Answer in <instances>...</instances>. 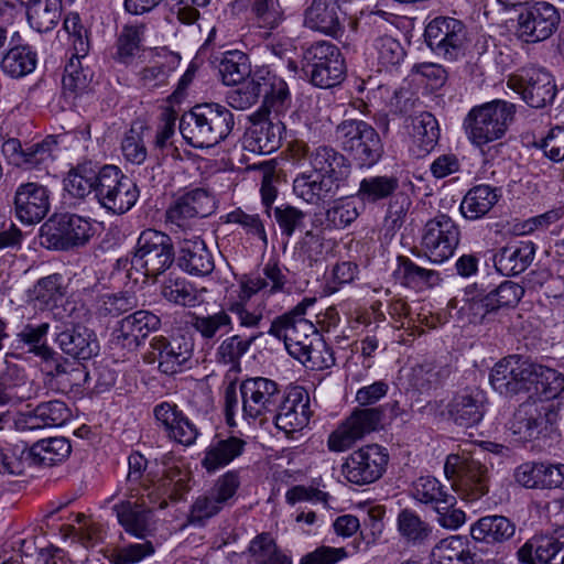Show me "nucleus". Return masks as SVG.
I'll return each mask as SVG.
<instances>
[{
    "mask_svg": "<svg viewBox=\"0 0 564 564\" xmlns=\"http://www.w3.org/2000/svg\"><path fill=\"white\" fill-rule=\"evenodd\" d=\"M290 152L293 162L303 170L293 181V192L308 204L318 205L329 194L334 183L348 173V159L332 147L311 148L296 142Z\"/></svg>",
    "mask_w": 564,
    "mask_h": 564,
    "instance_id": "nucleus-1",
    "label": "nucleus"
},
{
    "mask_svg": "<svg viewBox=\"0 0 564 564\" xmlns=\"http://www.w3.org/2000/svg\"><path fill=\"white\" fill-rule=\"evenodd\" d=\"M534 391L535 400L553 403L564 391V376L555 369L509 356L496 364V391L516 394Z\"/></svg>",
    "mask_w": 564,
    "mask_h": 564,
    "instance_id": "nucleus-2",
    "label": "nucleus"
},
{
    "mask_svg": "<svg viewBox=\"0 0 564 564\" xmlns=\"http://www.w3.org/2000/svg\"><path fill=\"white\" fill-rule=\"evenodd\" d=\"M124 499L112 507L119 524L124 531L138 539H145L152 532V512L164 509L167 500H177L175 484L163 480L151 489V486L127 487Z\"/></svg>",
    "mask_w": 564,
    "mask_h": 564,
    "instance_id": "nucleus-3",
    "label": "nucleus"
},
{
    "mask_svg": "<svg viewBox=\"0 0 564 564\" xmlns=\"http://www.w3.org/2000/svg\"><path fill=\"white\" fill-rule=\"evenodd\" d=\"M235 128V116L217 102L195 105L180 121V131L187 144L209 149L225 141Z\"/></svg>",
    "mask_w": 564,
    "mask_h": 564,
    "instance_id": "nucleus-4",
    "label": "nucleus"
},
{
    "mask_svg": "<svg viewBox=\"0 0 564 564\" xmlns=\"http://www.w3.org/2000/svg\"><path fill=\"white\" fill-rule=\"evenodd\" d=\"M335 135L341 150L358 169L375 166L384 153L379 132L364 120H343L336 127Z\"/></svg>",
    "mask_w": 564,
    "mask_h": 564,
    "instance_id": "nucleus-5",
    "label": "nucleus"
},
{
    "mask_svg": "<svg viewBox=\"0 0 564 564\" xmlns=\"http://www.w3.org/2000/svg\"><path fill=\"white\" fill-rule=\"evenodd\" d=\"M315 303V299L305 297L293 310L276 317L270 326L269 334L283 339L288 352L296 359L305 354L315 338L319 337L315 325L308 321L306 310Z\"/></svg>",
    "mask_w": 564,
    "mask_h": 564,
    "instance_id": "nucleus-6",
    "label": "nucleus"
},
{
    "mask_svg": "<svg viewBox=\"0 0 564 564\" xmlns=\"http://www.w3.org/2000/svg\"><path fill=\"white\" fill-rule=\"evenodd\" d=\"M444 475L462 499L475 501L489 491L488 469L467 453H452L444 464Z\"/></svg>",
    "mask_w": 564,
    "mask_h": 564,
    "instance_id": "nucleus-7",
    "label": "nucleus"
},
{
    "mask_svg": "<svg viewBox=\"0 0 564 564\" xmlns=\"http://www.w3.org/2000/svg\"><path fill=\"white\" fill-rule=\"evenodd\" d=\"M302 70L314 86L330 88L345 78V59L335 44L318 41L304 51Z\"/></svg>",
    "mask_w": 564,
    "mask_h": 564,
    "instance_id": "nucleus-8",
    "label": "nucleus"
},
{
    "mask_svg": "<svg viewBox=\"0 0 564 564\" xmlns=\"http://www.w3.org/2000/svg\"><path fill=\"white\" fill-rule=\"evenodd\" d=\"M560 14L549 2H536L525 12L517 11V15L501 17L499 28L514 34L527 43H536L549 39L557 29Z\"/></svg>",
    "mask_w": 564,
    "mask_h": 564,
    "instance_id": "nucleus-9",
    "label": "nucleus"
},
{
    "mask_svg": "<svg viewBox=\"0 0 564 564\" xmlns=\"http://www.w3.org/2000/svg\"><path fill=\"white\" fill-rule=\"evenodd\" d=\"M557 419L558 410L554 403L530 395L514 412L509 429L520 441L546 438L556 433Z\"/></svg>",
    "mask_w": 564,
    "mask_h": 564,
    "instance_id": "nucleus-10",
    "label": "nucleus"
},
{
    "mask_svg": "<svg viewBox=\"0 0 564 564\" xmlns=\"http://www.w3.org/2000/svg\"><path fill=\"white\" fill-rule=\"evenodd\" d=\"M174 258L171 238L161 231L148 229L138 238L132 268L144 278L156 279L172 265Z\"/></svg>",
    "mask_w": 564,
    "mask_h": 564,
    "instance_id": "nucleus-11",
    "label": "nucleus"
},
{
    "mask_svg": "<svg viewBox=\"0 0 564 564\" xmlns=\"http://www.w3.org/2000/svg\"><path fill=\"white\" fill-rule=\"evenodd\" d=\"M466 28L457 19L437 17L425 28L424 39L431 51L445 61H457L464 55Z\"/></svg>",
    "mask_w": 564,
    "mask_h": 564,
    "instance_id": "nucleus-12",
    "label": "nucleus"
},
{
    "mask_svg": "<svg viewBox=\"0 0 564 564\" xmlns=\"http://www.w3.org/2000/svg\"><path fill=\"white\" fill-rule=\"evenodd\" d=\"M242 417L248 422L273 414L283 393L279 384L264 377L248 378L240 383Z\"/></svg>",
    "mask_w": 564,
    "mask_h": 564,
    "instance_id": "nucleus-13",
    "label": "nucleus"
},
{
    "mask_svg": "<svg viewBox=\"0 0 564 564\" xmlns=\"http://www.w3.org/2000/svg\"><path fill=\"white\" fill-rule=\"evenodd\" d=\"M149 346L144 361L149 365L156 362L160 372L171 376L188 368L194 345L185 336H154Z\"/></svg>",
    "mask_w": 564,
    "mask_h": 564,
    "instance_id": "nucleus-14",
    "label": "nucleus"
},
{
    "mask_svg": "<svg viewBox=\"0 0 564 564\" xmlns=\"http://www.w3.org/2000/svg\"><path fill=\"white\" fill-rule=\"evenodd\" d=\"M388 460L386 448L377 444L366 445L349 454L341 466V471L354 485H369L381 478Z\"/></svg>",
    "mask_w": 564,
    "mask_h": 564,
    "instance_id": "nucleus-15",
    "label": "nucleus"
},
{
    "mask_svg": "<svg viewBox=\"0 0 564 564\" xmlns=\"http://www.w3.org/2000/svg\"><path fill=\"white\" fill-rule=\"evenodd\" d=\"M460 231L447 214H438L424 227L422 247L426 257L434 263L449 259L458 243Z\"/></svg>",
    "mask_w": 564,
    "mask_h": 564,
    "instance_id": "nucleus-16",
    "label": "nucleus"
},
{
    "mask_svg": "<svg viewBox=\"0 0 564 564\" xmlns=\"http://www.w3.org/2000/svg\"><path fill=\"white\" fill-rule=\"evenodd\" d=\"M382 415L383 412L381 408L356 409L350 416L328 436L327 446L329 451L340 453L350 448L366 434L378 429Z\"/></svg>",
    "mask_w": 564,
    "mask_h": 564,
    "instance_id": "nucleus-17",
    "label": "nucleus"
},
{
    "mask_svg": "<svg viewBox=\"0 0 564 564\" xmlns=\"http://www.w3.org/2000/svg\"><path fill=\"white\" fill-rule=\"evenodd\" d=\"M56 149L57 140L54 135H47L41 142L24 145L19 139L11 138L2 144V153L9 162L28 171H47L54 161Z\"/></svg>",
    "mask_w": 564,
    "mask_h": 564,
    "instance_id": "nucleus-18",
    "label": "nucleus"
},
{
    "mask_svg": "<svg viewBox=\"0 0 564 564\" xmlns=\"http://www.w3.org/2000/svg\"><path fill=\"white\" fill-rule=\"evenodd\" d=\"M312 414L308 392L303 387L294 386L282 394L273 419L275 426L289 435L306 427Z\"/></svg>",
    "mask_w": 564,
    "mask_h": 564,
    "instance_id": "nucleus-19",
    "label": "nucleus"
},
{
    "mask_svg": "<svg viewBox=\"0 0 564 564\" xmlns=\"http://www.w3.org/2000/svg\"><path fill=\"white\" fill-rule=\"evenodd\" d=\"M285 124L276 117L258 111L243 138V148L252 153L269 154L281 147Z\"/></svg>",
    "mask_w": 564,
    "mask_h": 564,
    "instance_id": "nucleus-20",
    "label": "nucleus"
},
{
    "mask_svg": "<svg viewBox=\"0 0 564 564\" xmlns=\"http://www.w3.org/2000/svg\"><path fill=\"white\" fill-rule=\"evenodd\" d=\"M525 564H564V527L547 534H535L517 552Z\"/></svg>",
    "mask_w": 564,
    "mask_h": 564,
    "instance_id": "nucleus-21",
    "label": "nucleus"
},
{
    "mask_svg": "<svg viewBox=\"0 0 564 564\" xmlns=\"http://www.w3.org/2000/svg\"><path fill=\"white\" fill-rule=\"evenodd\" d=\"M153 414L170 440L184 446L196 442L199 430L176 404L161 402L155 405Z\"/></svg>",
    "mask_w": 564,
    "mask_h": 564,
    "instance_id": "nucleus-22",
    "label": "nucleus"
},
{
    "mask_svg": "<svg viewBox=\"0 0 564 564\" xmlns=\"http://www.w3.org/2000/svg\"><path fill=\"white\" fill-rule=\"evenodd\" d=\"M520 98L531 108H544L556 96V86L552 75L538 67L521 69Z\"/></svg>",
    "mask_w": 564,
    "mask_h": 564,
    "instance_id": "nucleus-23",
    "label": "nucleus"
},
{
    "mask_svg": "<svg viewBox=\"0 0 564 564\" xmlns=\"http://www.w3.org/2000/svg\"><path fill=\"white\" fill-rule=\"evenodd\" d=\"M37 64L36 51L25 43L18 31L10 35L9 50L3 54L0 67L12 78H22L31 74Z\"/></svg>",
    "mask_w": 564,
    "mask_h": 564,
    "instance_id": "nucleus-24",
    "label": "nucleus"
},
{
    "mask_svg": "<svg viewBox=\"0 0 564 564\" xmlns=\"http://www.w3.org/2000/svg\"><path fill=\"white\" fill-rule=\"evenodd\" d=\"M174 261L181 270L195 276L209 275L215 269L214 258L203 239L184 238Z\"/></svg>",
    "mask_w": 564,
    "mask_h": 564,
    "instance_id": "nucleus-25",
    "label": "nucleus"
},
{
    "mask_svg": "<svg viewBox=\"0 0 564 564\" xmlns=\"http://www.w3.org/2000/svg\"><path fill=\"white\" fill-rule=\"evenodd\" d=\"M55 341L64 354L78 360H88L99 351L94 330L80 324L59 332Z\"/></svg>",
    "mask_w": 564,
    "mask_h": 564,
    "instance_id": "nucleus-26",
    "label": "nucleus"
},
{
    "mask_svg": "<svg viewBox=\"0 0 564 564\" xmlns=\"http://www.w3.org/2000/svg\"><path fill=\"white\" fill-rule=\"evenodd\" d=\"M432 564H491L490 557L484 558L470 550L468 541L460 535L442 539L431 553Z\"/></svg>",
    "mask_w": 564,
    "mask_h": 564,
    "instance_id": "nucleus-27",
    "label": "nucleus"
},
{
    "mask_svg": "<svg viewBox=\"0 0 564 564\" xmlns=\"http://www.w3.org/2000/svg\"><path fill=\"white\" fill-rule=\"evenodd\" d=\"M468 139L484 155H489L494 140V101L474 107L465 119Z\"/></svg>",
    "mask_w": 564,
    "mask_h": 564,
    "instance_id": "nucleus-28",
    "label": "nucleus"
},
{
    "mask_svg": "<svg viewBox=\"0 0 564 564\" xmlns=\"http://www.w3.org/2000/svg\"><path fill=\"white\" fill-rule=\"evenodd\" d=\"M72 446L65 437L40 440L30 448L24 445L25 470L31 467H51L66 459Z\"/></svg>",
    "mask_w": 564,
    "mask_h": 564,
    "instance_id": "nucleus-29",
    "label": "nucleus"
},
{
    "mask_svg": "<svg viewBox=\"0 0 564 564\" xmlns=\"http://www.w3.org/2000/svg\"><path fill=\"white\" fill-rule=\"evenodd\" d=\"M265 288L267 282L259 276H249L242 281L238 300L230 302L225 310L229 315H235L240 327L253 329L260 326L263 315L260 311L250 310L248 302L253 294Z\"/></svg>",
    "mask_w": 564,
    "mask_h": 564,
    "instance_id": "nucleus-30",
    "label": "nucleus"
},
{
    "mask_svg": "<svg viewBox=\"0 0 564 564\" xmlns=\"http://www.w3.org/2000/svg\"><path fill=\"white\" fill-rule=\"evenodd\" d=\"M449 419L457 425L469 427L484 416V395L478 390H464L453 397L447 404Z\"/></svg>",
    "mask_w": 564,
    "mask_h": 564,
    "instance_id": "nucleus-31",
    "label": "nucleus"
},
{
    "mask_svg": "<svg viewBox=\"0 0 564 564\" xmlns=\"http://www.w3.org/2000/svg\"><path fill=\"white\" fill-rule=\"evenodd\" d=\"M338 0H313L305 12V24L322 33L337 36L343 31Z\"/></svg>",
    "mask_w": 564,
    "mask_h": 564,
    "instance_id": "nucleus-32",
    "label": "nucleus"
},
{
    "mask_svg": "<svg viewBox=\"0 0 564 564\" xmlns=\"http://www.w3.org/2000/svg\"><path fill=\"white\" fill-rule=\"evenodd\" d=\"M246 442L237 436L225 438L215 436L204 451L202 466L207 473H215L239 457L246 447Z\"/></svg>",
    "mask_w": 564,
    "mask_h": 564,
    "instance_id": "nucleus-33",
    "label": "nucleus"
},
{
    "mask_svg": "<svg viewBox=\"0 0 564 564\" xmlns=\"http://www.w3.org/2000/svg\"><path fill=\"white\" fill-rule=\"evenodd\" d=\"M260 96L263 97V106L260 111L267 116L274 112V117L285 112L292 102L289 86L281 77L267 72L259 75Z\"/></svg>",
    "mask_w": 564,
    "mask_h": 564,
    "instance_id": "nucleus-34",
    "label": "nucleus"
},
{
    "mask_svg": "<svg viewBox=\"0 0 564 564\" xmlns=\"http://www.w3.org/2000/svg\"><path fill=\"white\" fill-rule=\"evenodd\" d=\"M371 48L379 70L397 72L406 57V51L400 40L389 34L375 36Z\"/></svg>",
    "mask_w": 564,
    "mask_h": 564,
    "instance_id": "nucleus-35",
    "label": "nucleus"
},
{
    "mask_svg": "<svg viewBox=\"0 0 564 564\" xmlns=\"http://www.w3.org/2000/svg\"><path fill=\"white\" fill-rule=\"evenodd\" d=\"M397 530L403 542L413 547L425 545L433 533L432 525L410 509L398 513Z\"/></svg>",
    "mask_w": 564,
    "mask_h": 564,
    "instance_id": "nucleus-36",
    "label": "nucleus"
},
{
    "mask_svg": "<svg viewBox=\"0 0 564 564\" xmlns=\"http://www.w3.org/2000/svg\"><path fill=\"white\" fill-rule=\"evenodd\" d=\"M466 302L473 323H484L494 311V283L490 275L486 281H478L465 289Z\"/></svg>",
    "mask_w": 564,
    "mask_h": 564,
    "instance_id": "nucleus-37",
    "label": "nucleus"
},
{
    "mask_svg": "<svg viewBox=\"0 0 564 564\" xmlns=\"http://www.w3.org/2000/svg\"><path fill=\"white\" fill-rule=\"evenodd\" d=\"M535 246L533 242H523L521 246H508L500 250L496 271L505 276L522 273L533 261Z\"/></svg>",
    "mask_w": 564,
    "mask_h": 564,
    "instance_id": "nucleus-38",
    "label": "nucleus"
},
{
    "mask_svg": "<svg viewBox=\"0 0 564 564\" xmlns=\"http://www.w3.org/2000/svg\"><path fill=\"white\" fill-rule=\"evenodd\" d=\"M13 204L15 212H50L51 193L39 183H23L14 193Z\"/></svg>",
    "mask_w": 564,
    "mask_h": 564,
    "instance_id": "nucleus-39",
    "label": "nucleus"
},
{
    "mask_svg": "<svg viewBox=\"0 0 564 564\" xmlns=\"http://www.w3.org/2000/svg\"><path fill=\"white\" fill-rule=\"evenodd\" d=\"M191 325L207 343H215L232 330L231 316L225 310L207 315L193 314Z\"/></svg>",
    "mask_w": 564,
    "mask_h": 564,
    "instance_id": "nucleus-40",
    "label": "nucleus"
},
{
    "mask_svg": "<svg viewBox=\"0 0 564 564\" xmlns=\"http://www.w3.org/2000/svg\"><path fill=\"white\" fill-rule=\"evenodd\" d=\"M31 28L40 33L53 30L62 15V0H32L26 10Z\"/></svg>",
    "mask_w": 564,
    "mask_h": 564,
    "instance_id": "nucleus-41",
    "label": "nucleus"
},
{
    "mask_svg": "<svg viewBox=\"0 0 564 564\" xmlns=\"http://www.w3.org/2000/svg\"><path fill=\"white\" fill-rule=\"evenodd\" d=\"M397 262L393 276L401 285L423 289L434 285L438 280V274L435 271L419 267L408 257L399 256Z\"/></svg>",
    "mask_w": 564,
    "mask_h": 564,
    "instance_id": "nucleus-42",
    "label": "nucleus"
},
{
    "mask_svg": "<svg viewBox=\"0 0 564 564\" xmlns=\"http://www.w3.org/2000/svg\"><path fill=\"white\" fill-rule=\"evenodd\" d=\"M262 335L261 332L252 333L247 337L239 334L224 339L216 350V359L219 364L230 366L234 371L240 370V360L248 352L251 345Z\"/></svg>",
    "mask_w": 564,
    "mask_h": 564,
    "instance_id": "nucleus-43",
    "label": "nucleus"
},
{
    "mask_svg": "<svg viewBox=\"0 0 564 564\" xmlns=\"http://www.w3.org/2000/svg\"><path fill=\"white\" fill-rule=\"evenodd\" d=\"M66 294L64 278L59 273H53L40 279L28 291V300L39 307L55 305Z\"/></svg>",
    "mask_w": 564,
    "mask_h": 564,
    "instance_id": "nucleus-44",
    "label": "nucleus"
},
{
    "mask_svg": "<svg viewBox=\"0 0 564 564\" xmlns=\"http://www.w3.org/2000/svg\"><path fill=\"white\" fill-rule=\"evenodd\" d=\"M218 73L227 86L242 83L250 74L247 54L238 50L224 52L219 58Z\"/></svg>",
    "mask_w": 564,
    "mask_h": 564,
    "instance_id": "nucleus-45",
    "label": "nucleus"
},
{
    "mask_svg": "<svg viewBox=\"0 0 564 564\" xmlns=\"http://www.w3.org/2000/svg\"><path fill=\"white\" fill-rule=\"evenodd\" d=\"M68 216L69 214H52L41 226L40 236L43 245L61 250L72 247Z\"/></svg>",
    "mask_w": 564,
    "mask_h": 564,
    "instance_id": "nucleus-46",
    "label": "nucleus"
},
{
    "mask_svg": "<svg viewBox=\"0 0 564 564\" xmlns=\"http://www.w3.org/2000/svg\"><path fill=\"white\" fill-rule=\"evenodd\" d=\"M50 329L48 323H41L37 325L26 324L17 334L19 343L28 346V352L41 359L52 358L54 349H52L46 343V336Z\"/></svg>",
    "mask_w": 564,
    "mask_h": 564,
    "instance_id": "nucleus-47",
    "label": "nucleus"
},
{
    "mask_svg": "<svg viewBox=\"0 0 564 564\" xmlns=\"http://www.w3.org/2000/svg\"><path fill=\"white\" fill-rule=\"evenodd\" d=\"M161 294L175 305L193 307L199 302L194 284L182 276L170 275L162 286Z\"/></svg>",
    "mask_w": 564,
    "mask_h": 564,
    "instance_id": "nucleus-48",
    "label": "nucleus"
},
{
    "mask_svg": "<svg viewBox=\"0 0 564 564\" xmlns=\"http://www.w3.org/2000/svg\"><path fill=\"white\" fill-rule=\"evenodd\" d=\"M412 496L421 503L434 505V507L455 500V496L449 495L441 481L432 476L420 477L413 484Z\"/></svg>",
    "mask_w": 564,
    "mask_h": 564,
    "instance_id": "nucleus-49",
    "label": "nucleus"
},
{
    "mask_svg": "<svg viewBox=\"0 0 564 564\" xmlns=\"http://www.w3.org/2000/svg\"><path fill=\"white\" fill-rule=\"evenodd\" d=\"M144 24H126L117 40V58L129 64L142 50Z\"/></svg>",
    "mask_w": 564,
    "mask_h": 564,
    "instance_id": "nucleus-50",
    "label": "nucleus"
},
{
    "mask_svg": "<svg viewBox=\"0 0 564 564\" xmlns=\"http://www.w3.org/2000/svg\"><path fill=\"white\" fill-rule=\"evenodd\" d=\"M132 314L118 322L112 332V344L128 351H135L144 341L145 336L140 330Z\"/></svg>",
    "mask_w": 564,
    "mask_h": 564,
    "instance_id": "nucleus-51",
    "label": "nucleus"
},
{
    "mask_svg": "<svg viewBox=\"0 0 564 564\" xmlns=\"http://www.w3.org/2000/svg\"><path fill=\"white\" fill-rule=\"evenodd\" d=\"M216 200L206 188H193L177 194L167 212H198V209H215Z\"/></svg>",
    "mask_w": 564,
    "mask_h": 564,
    "instance_id": "nucleus-52",
    "label": "nucleus"
},
{
    "mask_svg": "<svg viewBox=\"0 0 564 564\" xmlns=\"http://www.w3.org/2000/svg\"><path fill=\"white\" fill-rule=\"evenodd\" d=\"M399 187V181L393 176H372L360 182L357 196L362 202L375 203L387 198Z\"/></svg>",
    "mask_w": 564,
    "mask_h": 564,
    "instance_id": "nucleus-53",
    "label": "nucleus"
},
{
    "mask_svg": "<svg viewBox=\"0 0 564 564\" xmlns=\"http://www.w3.org/2000/svg\"><path fill=\"white\" fill-rule=\"evenodd\" d=\"M127 175L116 165H104L98 170V176L95 182L94 199H97L101 207L106 200L111 198L115 191L121 184Z\"/></svg>",
    "mask_w": 564,
    "mask_h": 564,
    "instance_id": "nucleus-54",
    "label": "nucleus"
},
{
    "mask_svg": "<svg viewBox=\"0 0 564 564\" xmlns=\"http://www.w3.org/2000/svg\"><path fill=\"white\" fill-rule=\"evenodd\" d=\"M135 306V296L129 292L104 294L98 299L97 313L102 317H117Z\"/></svg>",
    "mask_w": 564,
    "mask_h": 564,
    "instance_id": "nucleus-55",
    "label": "nucleus"
},
{
    "mask_svg": "<svg viewBox=\"0 0 564 564\" xmlns=\"http://www.w3.org/2000/svg\"><path fill=\"white\" fill-rule=\"evenodd\" d=\"M34 415L37 419L40 429L62 426L70 417V411L65 402L52 400L42 402L34 409Z\"/></svg>",
    "mask_w": 564,
    "mask_h": 564,
    "instance_id": "nucleus-56",
    "label": "nucleus"
},
{
    "mask_svg": "<svg viewBox=\"0 0 564 564\" xmlns=\"http://www.w3.org/2000/svg\"><path fill=\"white\" fill-rule=\"evenodd\" d=\"M296 360L312 370H323L335 365L334 352L321 336L305 350L303 358L297 357Z\"/></svg>",
    "mask_w": 564,
    "mask_h": 564,
    "instance_id": "nucleus-57",
    "label": "nucleus"
},
{
    "mask_svg": "<svg viewBox=\"0 0 564 564\" xmlns=\"http://www.w3.org/2000/svg\"><path fill=\"white\" fill-rule=\"evenodd\" d=\"M90 82L91 74H87L80 67L79 57H77L75 53L65 67L62 79L64 91L76 97L88 89Z\"/></svg>",
    "mask_w": 564,
    "mask_h": 564,
    "instance_id": "nucleus-58",
    "label": "nucleus"
},
{
    "mask_svg": "<svg viewBox=\"0 0 564 564\" xmlns=\"http://www.w3.org/2000/svg\"><path fill=\"white\" fill-rule=\"evenodd\" d=\"M474 552L488 558L494 550V516L480 518L470 527Z\"/></svg>",
    "mask_w": 564,
    "mask_h": 564,
    "instance_id": "nucleus-59",
    "label": "nucleus"
},
{
    "mask_svg": "<svg viewBox=\"0 0 564 564\" xmlns=\"http://www.w3.org/2000/svg\"><path fill=\"white\" fill-rule=\"evenodd\" d=\"M224 507L225 505L210 490H207L194 500L188 521L192 524H204L206 520L218 514Z\"/></svg>",
    "mask_w": 564,
    "mask_h": 564,
    "instance_id": "nucleus-60",
    "label": "nucleus"
},
{
    "mask_svg": "<svg viewBox=\"0 0 564 564\" xmlns=\"http://www.w3.org/2000/svg\"><path fill=\"white\" fill-rule=\"evenodd\" d=\"M139 194L137 184L127 176L122 180L111 198L106 200L104 208L108 212H129L137 203Z\"/></svg>",
    "mask_w": 564,
    "mask_h": 564,
    "instance_id": "nucleus-61",
    "label": "nucleus"
},
{
    "mask_svg": "<svg viewBox=\"0 0 564 564\" xmlns=\"http://www.w3.org/2000/svg\"><path fill=\"white\" fill-rule=\"evenodd\" d=\"M414 131L423 151L430 152L437 144L440 139L438 122L431 112H422L415 118Z\"/></svg>",
    "mask_w": 564,
    "mask_h": 564,
    "instance_id": "nucleus-62",
    "label": "nucleus"
},
{
    "mask_svg": "<svg viewBox=\"0 0 564 564\" xmlns=\"http://www.w3.org/2000/svg\"><path fill=\"white\" fill-rule=\"evenodd\" d=\"M441 380L440 370L433 362L414 366L409 378L410 386L421 393L437 388Z\"/></svg>",
    "mask_w": 564,
    "mask_h": 564,
    "instance_id": "nucleus-63",
    "label": "nucleus"
},
{
    "mask_svg": "<svg viewBox=\"0 0 564 564\" xmlns=\"http://www.w3.org/2000/svg\"><path fill=\"white\" fill-rule=\"evenodd\" d=\"M154 553L152 542L131 543L115 550L110 555L112 564H135Z\"/></svg>",
    "mask_w": 564,
    "mask_h": 564,
    "instance_id": "nucleus-64",
    "label": "nucleus"
}]
</instances>
